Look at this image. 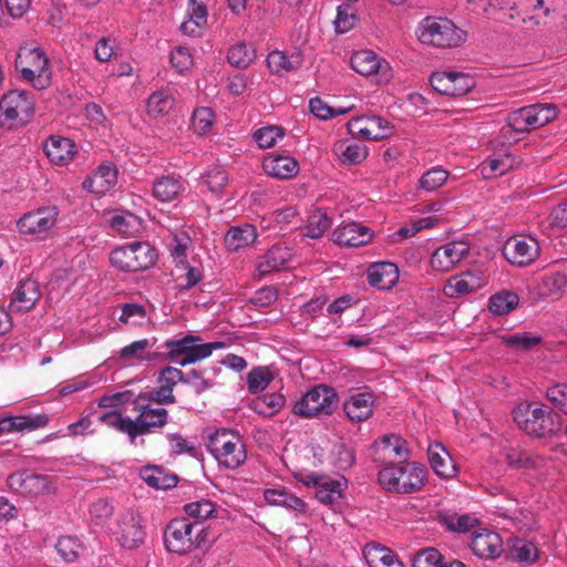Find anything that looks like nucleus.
I'll list each match as a JSON object with an SVG mask.
<instances>
[{"mask_svg": "<svg viewBox=\"0 0 567 567\" xmlns=\"http://www.w3.org/2000/svg\"><path fill=\"white\" fill-rule=\"evenodd\" d=\"M208 529L188 518L172 519L165 528L164 542L167 550L184 555L202 547L207 540Z\"/></svg>", "mask_w": 567, "mask_h": 567, "instance_id": "nucleus-5", "label": "nucleus"}, {"mask_svg": "<svg viewBox=\"0 0 567 567\" xmlns=\"http://www.w3.org/2000/svg\"><path fill=\"white\" fill-rule=\"evenodd\" d=\"M105 533L120 549L136 551L146 544L147 520L140 509L127 507L115 515Z\"/></svg>", "mask_w": 567, "mask_h": 567, "instance_id": "nucleus-1", "label": "nucleus"}, {"mask_svg": "<svg viewBox=\"0 0 567 567\" xmlns=\"http://www.w3.org/2000/svg\"><path fill=\"white\" fill-rule=\"evenodd\" d=\"M202 179L212 193H219L228 183V174L224 167L216 165L208 168Z\"/></svg>", "mask_w": 567, "mask_h": 567, "instance_id": "nucleus-61", "label": "nucleus"}, {"mask_svg": "<svg viewBox=\"0 0 567 567\" xmlns=\"http://www.w3.org/2000/svg\"><path fill=\"white\" fill-rule=\"evenodd\" d=\"M208 11L203 0H188L181 31L188 37H200L207 25Z\"/></svg>", "mask_w": 567, "mask_h": 567, "instance_id": "nucleus-25", "label": "nucleus"}, {"mask_svg": "<svg viewBox=\"0 0 567 567\" xmlns=\"http://www.w3.org/2000/svg\"><path fill=\"white\" fill-rule=\"evenodd\" d=\"M333 152L342 164L357 165L368 156V148L359 142L339 141L333 146Z\"/></svg>", "mask_w": 567, "mask_h": 567, "instance_id": "nucleus-37", "label": "nucleus"}, {"mask_svg": "<svg viewBox=\"0 0 567 567\" xmlns=\"http://www.w3.org/2000/svg\"><path fill=\"white\" fill-rule=\"evenodd\" d=\"M112 229L115 231L130 236L138 230L140 219L132 213L115 214L109 220Z\"/></svg>", "mask_w": 567, "mask_h": 567, "instance_id": "nucleus-57", "label": "nucleus"}, {"mask_svg": "<svg viewBox=\"0 0 567 567\" xmlns=\"http://www.w3.org/2000/svg\"><path fill=\"white\" fill-rule=\"evenodd\" d=\"M348 130L352 135L365 140H382L392 135L393 127L380 116H359L348 122Z\"/></svg>", "mask_w": 567, "mask_h": 567, "instance_id": "nucleus-19", "label": "nucleus"}, {"mask_svg": "<svg viewBox=\"0 0 567 567\" xmlns=\"http://www.w3.org/2000/svg\"><path fill=\"white\" fill-rule=\"evenodd\" d=\"M133 410L137 413V416L132 419L133 442L137 436L148 434L167 423V410L164 408H153L150 402H145L144 394H140L134 400Z\"/></svg>", "mask_w": 567, "mask_h": 567, "instance_id": "nucleus-13", "label": "nucleus"}, {"mask_svg": "<svg viewBox=\"0 0 567 567\" xmlns=\"http://www.w3.org/2000/svg\"><path fill=\"white\" fill-rule=\"evenodd\" d=\"M59 217L55 206H43L23 214L17 220V228L21 235L47 239L54 229Z\"/></svg>", "mask_w": 567, "mask_h": 567, "instance_id": "nucleus-11", "label": "nucleus"}, {"mask_svg": "<svg viewBox=\"0 0 567 567\" xmlns=\"http://www.w3.org/2000/svg\"><path fill=\"white\" fill-rule=\"evenodd\" d=\"M117 182V169L112 165H101L84 182L83 187L96 195H104Z\"/></svg>", "mask_w": 567, "mask_h": 567, "instance_id": "nucleus-30", "label": "nucleus"}, {"mask_svg": "<svg viewBox=\"0 0 567 567\" xmlns=\"http://www.w3.org/2000/svg\"><path fill=\"white\" fill-rule=\"evenodd\" d=\"M532 130H536V128L534 127V124H533L530 111H529L528 106H525V107H522V109H518V110L512 112L508 115L507 126L503 128V134L505 137H507V135L511 132H516V133L522 134V133L529 132Z\"/></svg>", "mask_w": 567, "mask_h": 567, "instance_id": "nucleus-44", "label": "nucleus"}, {"mask_svg": "<svg viewBox=\"0 0 567 567\" xmlns=\"http://www.w3.org/2000/svg\"><path fill=\"white\" fill-rule=\"evenodd\" d=\"M34 113L31 94L24 90H13L2 96V115L9 128L25 126Z\"/></svg>", "mask_w": 567, "mask_h": 567, "instance_id": "nucleus-12", "label": "nucleus"}, {"mask_svg": "<svg viewBox=\"0 0 567 567\" xmlns=\"http://www.w3.org/2000/svg\"><path fill=\"white\" fill-rule=\"evenodd\" d=\"M505 460L508 466L516 470L536 468L539 462L537 457L519 449H508L505 452Z\"/></svg>", "mask_w": 567, "mask_h": 567, "instance_id": "nucleus-55", "label": "nucleus"}, {"mask_svg": "<svg viewBox=\"0 0 567 567\" xmlns=\"http://www.w3.org/2000/svg\"><path fill=\"white\" fill-rule=\"evenodd\" d=\"M40 286L35 280L27 279L13 291L9 309L12 315L23 313L35 305L40 299Z\"/></svg>", "mask_w": 567, "mask_h": 567, "instance_id": "nucleus-27", "label": "nucleus"}, {"mask_svg": "<svg viewBox=\"0 0 567 567\" xmlns=\"http://www.w3.org/2000/svg\"><path fill=\"white\" fill-rule=\"evenodd\" d=\"M284 130L279 126L268 125L258 128L254 133V140L260 148H270L284 137Z\"/></svg>", "mask_w": 567, "mask_h": 567, "instance_id": "nucleus-60", "label": "nucleus"}, {"mask_svg": "<svg viewBox=\"0 0 567 567\" xmlns=\"http://www.w3.org/2000/svg\"><path fill=\"white\" fill-rule=\"evenodd\" d=\"M49 422L47 414L37 415H2V432H30L44 427Z\"/></svg>", "mask_w": 567, "mask_h": 567, "instance_id": "nucleus-34", "label": "nucleus"}, {"mask_svg": "<svg viewBox=\"0 0 567 567\" xmlns=\"http://www.w3.org/2000/svg\"><path fill=\"white\" fill-rule=\"evenodd\" d=\"M310 112L319 120H329L338 115L347 114L354 109V105L346 107H331L320 97H313L309 102Z\"/></svg>", "mask_w": 567, "mask_h": 567, "instance_id": "nucleus-56", "label": "nucleus"}, {"mask_svg": "<svg viewBox=\"0 0 567 567\" xmlns=\"http://www.w3.org/2000/svg\"><path fill=\"white\" fill-rule=\"evenodd\" d=\"M215 113L212 109L202 106L193 112L192 127L197 135L204 136L210 133L215 123Z\"/></svg>", "mask_w": 567, "mask_h": 567, "instance_id": "nucleus-53", "label": "nucleus"}, {"mask_svg": "<svg viewBox=\"0 0 567 567\" xmlns=\"http://www.w3.org/2000/svg\"><path fill=\"white\" fill-rule=\"evenodd\" d=\"M100 422L121 433H125L133 443L132 419L124 417L121 412L112 410L100 415Z\"/></svg>", "mask_w": 567, "mask_h": 567, "instance_id": "nucleus-54", "label": "nucleus"}, {"mask_svg": "<svg viewBox=\"0 0 567 567\" xmlns=\"http://www.w3.org/2000/svg\"><path fill=\"white\" fill-rule=\"evenodd\" d=\"M509 555L515 561L533 564L538 558V550L532 542L517 538L509 548Z\"/></svg>", "mask_w": 567, "mask_h": 567, "instance_id": "nucleus-51", "label": "nucleus"}, {"mask_svg": "<svg viewBox=\"0 0 567 567\" xmlns=\"http://www.w3.org/2000/svg\"><path fill=\"white\" fill-rule=\"evenodd\" d=\"M351 68L364 78H375L379 84H386L393 78L391 64L371 50L357 51L350 59Z\"/></svg>", "mask_w": 567, "mask_h": 567, "instance_id": "nucleus-14", "label": "nucleus"}, {"mask_svg": "<svg viewBox=\"0 0 567 567\" xmlns=\"http://www.w3.org/2000/svg\"><path fill=\"white\" fill-rule=\"evenodd\" d=\"M267 62L269 68L276 72H289L299 68L302 63L300 52H293L288 55L284 51H272L268 54Z\"/></svg>", "mask_w": 567, "mask_h": 567, "instance_id": "nucleus-42", "label": "nucleus"}, {"mask_svg": "<svg viewBox=\"0 0 567 567\" xmlns=\"http://www.w3.org/2000/svg\"><path fill=\"white\" fill-rule=\"evenodd\" d=\"M157 258L156 250L148 243H133L112 250L110 261L112 266L123 271H141L154 265Z\"/></svg>", "mask_w": 567, "mask_h": 567, "instance_id": "nucleus-9", "label": "nucleus"}, {"mask_svg": "<svg viewBox=\"0 0 567 567\" xmlns=\"http://www.w3.org/2000/svg\"><path fill=\"white\" fill-rule=\"evenodd\" d=\"M427 457L434 473L444 478H451L456 474V465L446 449L441 443H431L427 449Z\"/></svg>", "mask_w": 567, "mask_h": 567, "instance_id": "nucleus-32", "label": "nucleus"}, {"mask_svg": "<svg viewBox=\"0 0 567 567\" xmlns=\"http://www.w3.org/2000/svg\"><path fill=\"white\" fill-rule=\"evenodd\" d=\"M441 522L447 529L458 533H466L475 526L476 518L468 514L446 513L441 516Z\"/></svg>", "mask_w": 567, "mask_h": 567, "instance_id": "nucleus-58", "label": "nucleus"}, {"mask_svg": "<svg viewBox=\"0 0 567 567\" xmlns=\"http://www.w3.org/2000/svg\"><path fill=\"white\" fill-rule=\"evenodd\" d=\"M298 223V213L293 207H287L281 210L275 212L270 217L262 218L261 225L264 228L275 229L278 231L285 230L291 225Z\"/></svg>", "mask_w": 567, "mask_h": 567, "instance_id": "nucleus-47", "label": "nucleus"}, {"mask_svg": "<svg viewBox=\"0 0 567 567\" xmlns=\"http://www.w3.org/2000/svg\"><path fill=\"white\" fill-rule=\"evenodd\" d=\"M519 305V297L511 290H501L489 297L488 309L494 316H506Z\"/></svg>", "mask_w": 567, "mask_h": 567, "instance_id": "nucleus-41", "label": "nucleus"}, {"mask_svg": "<svg viewBox=\"0 0 567 567\" xmlns=\"http://www.w3.org/2000/svg\"><path fill=\"white\" fill-rule=\"evenodd\" d=\"M415 35L422 44L439 49L457 48L467 39L464 30L444 17L422 19L416 27Z\"/></svg>", "mask_w": 567, "mask_h": 567, "instance_id": "nucleus-2", "label": "nucleus"}, {"mask_svg": "<svg viewBox=\"0 0 567 567\" xmlns=\"http://www.w3.org/2000/svg\"><path fill=\"white\" fill-rule=\"evenodd\" d=\"M375 396L371 391L354 392L343 403V410L352 422H364L372 416Z\"/></svg>", "mask_w": 567, "mask_h": 567, "instance_id": "nucleus-23", "label": "nucleus"}, {"mask_svg": "<svg viewBox=\"0 0 567 567\" xmlns=\"http://www.w3.org/2000/svg\"><path fill=\"white\" fill-rule=\"evenodd\" d=\"M272 373L267 367L254 368L247 374V384L251 393L264 391L272 381Z\"/></svg>", "mask_w": 567, "mask_h": 567, "instance_id": "nucleus-62", "label": "nucleus"}, {"mask_svg": "<svg viewBox=\"0 0 567 567\" xmlns=\"http://www.w3.org/2000/svg\"><path fill=\"white\" fill-rule=\"evenodd\" d=\"M348 486V481L340 476L337 480L326 477V482L319 486L316 492V498L324 504L333 506L342 498V493Z\"/></svg>", "mask_w": 567, "mask_h": 567, "instance_id": "nucleus-39", "label": "nucleus"}, {"mask_svg": "<svg viewBox=\"0 0 567 567\" xmlns=\"http://www.w3.org/2000/svg\"><path fill=\"white\" fill-rule=\"evenodd\" d=\"M540 252L538 240L532 236H513L503 248V255L508 262L519 267L533 264Z\"/></svg>", "mask_w": 567, "mask_h": 567, "instance_id": "nucleus-15", "label": "nucleus"}, {"mask_svg": "<svg viewBox=\"0 0 567 567\" xmlns=\"http://www.w3.org/2000/svg\"><path fill=\"white\" fill-rule=\"evenodd\" d=\"M488 284V276L481 269L467 270L449 278L443 292L449 298H458L484 288Z\"/></svg>", "mask_w": 567, "mask_h": 567, "instance_id": "nucleus-17", "label": "nucleus"}, {"mask_svg": "<svg viewBox=\"0 0 567 567\" xmlns=\"http://www.w3.org/2000/svg\"><path fill=\"white\" fill-rule=\"evenodd\" d=\"M174 104L175 97L171 90H158L146 100V113L153 118L163 117L171 112Z\"/></svg>", "mask_w": 567, "mask_h": 567, "instance_id": "nucleus-38", "label": "nucleus"}, {"mask_svg": "<svg viewBox=\"0 0 567 567\" xmlns=\"http://www.w3.org/2000/svg\"><path fill=\"white\" fill-rule=\"evenodd\" d=\"M16 69L21 78L37 90H43L51 83L50 61L39 45H21L16 58Z\"/></svg>", "mask_w": 567, "mask_h": 567, "instance_id": "nucleus-4", "label": "nucleus"}, {"mask_svg": "<svg viewBox=\"0 0 567 567\" xmlns=\"http://www.w3.org/2000/svg\"><path fill=\"white\" fill-rule=\"evenodd\" d=\"M358 22L355 10L350 4L338 7L337 17L334 19V28L338 33H346L352 30Z\"/></svg>", "mask_w": 567, "mask_h": 567, "instance_id": "nucleus-63", "label": "nucleus"}, {"mask_svg": "<svg viewBox=\"0 0 567 567\" xmlns=\"http://www.w3.org/2000/svg\"><path fill=\"white\" fill-rule=\"evenodd\" d=\"M114 514L113 504L105 498L94 501L89 507L90 519L95 525H104Z\"/></svg>", "mask_w": 567, "mask_h": 567, "instance_id": "nucleus-64", "label": "nucleus"}, {"mask_svg": "<svg viewBox=\"0 0 567 567\" xmlns=\"http://www.w3.org/2000/svg\"><path fill=\"white\" fill-rule=\"evenodd\" d=\"M291 258V252L287 247L275 246L257 264V269L261 275L279 270L287 266Z\"/></svg>", "mask_w": 567, "mask_h": 567, "instance_id": "nucleus-40", "label": "nucleus"}, {"mask_svg": "<svg viewBox=\"0 0 567 567\" xmlns=\"http://www.w3.org/2000/svg\"><path fill=\"white\" fill-rule=\"evenodd\" d=\"M25 486L24 495L35 497L52 495L58 489L55 482L50 476L33 473L28 474Z\"/></svg>", "mask_w": 567, "mask_h": 567, "instance_id": "nucleus-45", "label": "nucleus"}, {"mask_svg": "<svg viewBox=\"0 0 567 567\" xmlns=\"http://www.w3.org/2000/svg\"><path fill=\"white\" fill-rule=\"evenodd\" d=\"M165 347L171 358H182L179 363L186 365L208 358L214 350L225 349L228 343L224 341L203 343L199 337L186 334L167 340Z\"/></svg>", "mask_w": 567, "mask_h": 567, "instance_id": "nucleus-8", "label": "nucleus"}, {"mask_svg": "<svg viewBox=\"0 0 567 567\" xmlns=\"http://www.w3.org/2000/svg\"><path fill=\"white\" fill-rule=\"evenodd\" d=\"M265 173L274 178L289 179L299 172L298 162L288 155H269L262 162Z\"/></svg>", "mask_w": 567, "mask_h": 567, "instance_id": "nucleus-31", "label": "nucleus"}, {"mask_svg": "<svg viewBox=\"0 0 567 567\" xmlns=\"http://www.w3.org/2000/svg\"><path fill=\"white\" fill-rule=\"evenodd\" d=\"M399 278V267L390 261L373 262L367 270L368 282L378 290H391Z\"/></svg>", "mask_w": 567, "mask_h": 567, "instance_id": "nucleus-24", "label": "nucleus"}, {"mask_svg": "<svg viewBox=\"0 0 567 567\" xmlns=\"http://www.w3.org/2000/svg\"><path fill=\"white\" fill-rule=\"evenodd\" d=\"M192 246V238L185 231L172 234L168 249L172 258L177 265H187V252Z\"/></svg>", "mask_w": 567, "mask_h": 567, "instance_id": "nucleus-49", "label": "nucleus"}, {"mask_svg": "<svg viewBox=\"0 0 567 567\" xmlns=\"http://www.w3.org/2000/svg\"><path fill=\"white\" fill-rule=\"evenodd\" d=\"M285 396L280 393H267L251 403L252 410L264 416H272L278 413L285 405Z\"/></svg>", "mask_w": 567, "mask_h": 567, "instance_id": "nucleus-46", "label": "nucleus"}, {"mask_svg": "<svg viewBox=\"0 0 567 567\" xmlns=\"http://www.w3.org/2000/svg\"><path fill=\"white\" fill-rule=\"evenodd\" d=\"M449 176L450 173L446 169L442 167H432L420 177L419 188L426 193H432L443 186Z\"/></svg>", "mask_w": 567, "mask_h": 567, "instance_id": "nucleus-52", "label": "nucleus"}, {"mask_svg": "<svg viewBox=\"0 0 567 567\" xmlns=\"http://www.w3.org/2000/svg\"><path fill=\"white\" fill-rule=\"evenodd\" d=\"M257 238V230L250 224L230 227L225 236V245L230 251H238L251 245Z\"/></svg>", "mask_w": 567, "mask_h": 567, "instance_id": "nucleus-36", "label": "nucleus"}, {"mask_svg": "<svg viewBox=\"0 0 567 567\" xmlns=\"http://www.w3.org/2000/svg\"><path fill=\"white\" fill-rule=\"evenodd\" d=\"M330 226L331 218L324 210L317 208L308 215L306 235L313 239L320 238Z\"/></svg>", "mask_w": 567, "mask_h": 567, "instance_id": "nucleus-50", "label": "nucleus"}, {"mask_svg": "<svg viewBox=\"0 0 567 567\" xmlns=\"http://www.w3.org/2000/svg\"><path fill=\"white\" fill-rule=\"evenodd\" d=\"M362 554L370 567H405L391 549L378 543L367 544Z\"/></svg>", "mask_w": 567, "mask_h": 567, "instance_id": "nucleus-33", "label": "nucleus"}, {"mask_svg": "<svg viewBox=\"0 0 567 567\" xmlns=\"http://www.w3.org/2000/svg\"><path fill=\"white\" fill-rule=\"evenodd\" d=\"M470 252V245L463 240L449 241L437 247L431 255L430 265L433 270L449 272L455 268Z\"/></svg>", "mask_w": 567, "mask_h": 567, "instance_id": "nucleus-18", "label": "nucleus"}, {"mask_svg": "<svg viewBox=\"0 0 567 567\" xmlns=\"http://www.w3.org/2000/svg\"><path fill=\"white\" fill-rule=\"evenodd\" d=\"M338 395L327 385H317L305 393L293 405V413L301 417L329 415L337 408Z\"/></svg>", "mask_w": 567, "mask_h": 567, "instance_id": "nucleus-10", "label": "nucleus"}, {"mask_svg": "<svg viewBox=\"0 0 567 567\" xmlns=\"http://www.w3.org/2000/svg\"><path fill=\"white\" fill-rule=\"evenodd\" d=\"M43 152L51 164L68 166L74 161L79 150L71 138L51 135L43 143Z\"/></svg>", "mask_w": 567, "mask_h": 567, "instance_id": "nucleus-21", "label": "nucleus"}, {"mask_svg": "<svg viewBox=\"0 0 567 567\" xmlns=\"http://www.w3.org/2000/svg\"><path fill=\"white\" fill-rule=\"evenodd\" d=\"M506 8L515 10L516 13H511V18H520L523 22H533L534 24H542L543 19L548 14L549 9L544 8L543 0H507Z\"/></svg>", "mask_w": 567, "mask_h": 567, "instance_id": "nucleus-29", "label": "nucleus"}, {"mask_svg": "<svg viewBox=\"0 0 567 567\" xmlns=\"http://www.w3.org/2000/svg\"><path fill=\"white\" fill-rule=\"evenodd\" d=\"M520 164L522 161L512 153H495L484 159L477 169L484 179H492L505 175Z\"/></svg>", "mask_w": 567, "mask_h": 567, "instance_id": "nucleus-22", "label": "nucleus"}, {"mask_svg": "<svg viewBox=\"0 0 567 567\" xmlns=\"http://www.w3.org/2000/svg\"><path fill=\"white\" fill-rule=\"evenodd\" d=\"M471 548L477 557L494 559L503 553V540L497 533L481 529L473 534Z\"/></svg>", "mask_w": 567, "mask_h": 567, "instance_id": "nucleus-28", "label": "nucleus"}, {"mask_svg": "<svg viewBox=\"0 0 567 567\" xmlns=\"http://www.w3.org/2000/svg\"><path fill=\"white\" fill-rule=\"evenodd\" d=\"M372 230L359 223L351 221L339 226L332 233V239L340 246L358 247L371 241Z\"/></svg>", "mask_w": 567, "mask_h": 567, "instance_id": "nucleus-26", "label": "nucleus"}, {"mask_svg": "<svg viewBox=\"0 0 567 567\" xmlns=\"http://www.w3.org/2000/svg\"><path fill=\"white\" fill-rule=\"evenodd\" d=\"M184 512L188 517L195 518L198 522L214 517L216 513V505L206 498L188 503L184 506Z\"/></svg>", "mask_w": 567, "mask_h": 567, "instance_id": "nucleus-59", "label": "nucleus"}, {"mask_svg": "<svg viewBox=\"0 0 567 567\" xmlns=\"http://www.w3.org/2000/svg\"><path fill=\"white\" fill-rule=\"evenodd\" d=\"M207 449L219 466L236 470L247 460L246 445L238 433L218 429L208 435Z\"/></svg>", "mask_w": 567, "mask_h": 567, "instance_id": "nucleus-6", "label": "nucleus"}, {"mask_svg": "<svg viewBox=\"0 0 567 567\" xmlns=\"http://www.w3.org/2000/svg\"><path fill=\"white\" fill-rule=\"evenodd\" d=\"M426 468L415 462L403 461L395 465H385L379 471V483L388 492L411 494L420 491L426 481Z\"/></svg>", "mask_w": 567, "mask_h": 567, "instance_id": "nucleus-3", "label": "nucleus"}, {"mask_svg": "<svg viewBox=\"0 0 567 567\" xmlns=\"http://www.w3.org/2000/svg\"><path fill=\"white\" fill-rule=\"evenodd\" d=\"M183 186L178 178L163 176L153 184V195L162 202H171L181 193Z\"/></svg>", "mask_w": 567, "mask_h": 567, "instance_id": "nucleus-48", "label": "nucleus"}, {"mask_svg": "<svg viewBox=\"0 0 567 567\" xmlns=\"http://www.w3.org/2000/svg\"><path fill=\"white\" fill-rule=\"evenodd\" d=\"M140 476L150 487L155 489H169L178 483V477L175 474L168 473L156 465L144 466Z\"/></svg>", "mask_w": 567, "mask_h": 567, "instance_id": "nucleus-35", "label": "nucleus"}, {"mask_svg": "<svg viewBox=\"0 0 567 567\" xmlns=\"http://www.w3.org/2000/svg\"><path fill=\"white\" fill-rule=\"evenodd\" d=\"M432 87L443 94L462 96L475 86V80L463 72L445 71L435 72L430 78Z\"/></svg>", "mask_w": 567, "mask_h": 567, "instance_id": "nucleus-16", "label": "nucleus"}, {"mask_svg": "<svg viewBox=\"0 0 567 567\" xmlns=\"http://www.w3.org/2000/svg\"><path fill=\"white\" fill-rule=\"evenodd\" d=\"M513 417L522 431L537 437L551 435L559 429L557 414L527 402L515 408Z\"/></svg>", "mask_w": 567, "mask_h": 567, "instance_id": "nucleus-7", "label": "nucleus"}, {"mask_svg": "<svg viewBox=\"0 0 567 567\" xmlns=\"http://www.w3.org/2000/svg\"><path fill=\"white\" fill-rule=\"evenodd\" d=\"M377 460L385 465H395L408 461L410 451L406 441L395 434L384 435L374 444Z\"/></svg>", "mask_w": 567, "mask_h": 567, "instance_id": "nucleus-20", "label": "nucleus"}, {"mask_svg": "<svg viewBox=\"0 0 567 567\" xmlns=\"http://www.w3.org/2000/svg\"><path fill=\"white\" fill-rule=\"evenodd\" d=\"M54 548L65 563H74L84 550V545L76 536H60Z\"/></svg>", "mask_w": 567, "mask_h": 567, "instance_id": "nucleus-43", "label": "nucleus"}]
</instances>
